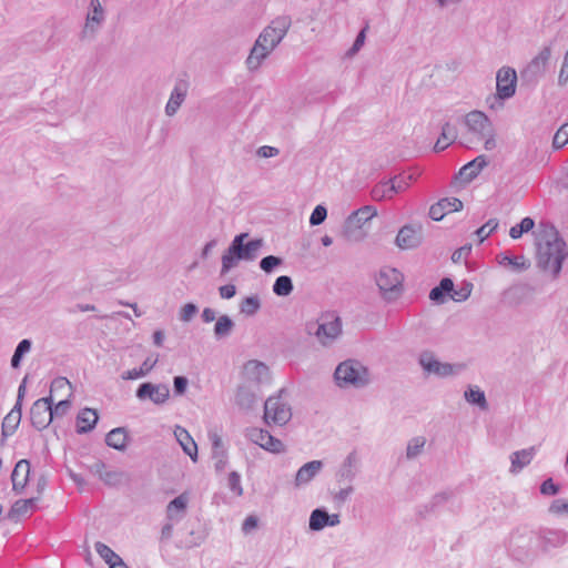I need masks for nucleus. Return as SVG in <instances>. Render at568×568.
<instances>
[{
	"mask_svg": "<svg viewBox=\"0 0 568 568\" xmlns=\"http://www.w3.org/2000/svg\"><path fill=\"white\" fill-rule=\"evenodd\" d=\"M466 131L462 134L460 143L469 149L483 143L484 149L491 151L496 148V131L490 119L481 111H470L464 118Z\"/></svg>",
	"mask_w": 568,
	"mask_h": 568,
	"instance_id": "f03ea898",
	"label": "nucleus"
},
{
	"mask_svg": "<svg viewBox=\"0 0 568 568\" xmlns=\"http://www.w3.org/2000/svg\"><path fill=\"white\" fill-rule=\"evenodd\" d=\"M52 402L53 399L50 395L49 397L37 399L32 404L30 409V419L37 429L42 430L51 424L53 419L51 412Z\"/></svg>",
	"mask_w": 568,
	"mask_h": 568,
	"instance_id": "ddd939ff",
	"label": "nucleus"
},
{
	"mask_svg": "<svg viewBox=\"0 0 568 568\" xmlns=\"http://www.w3.org/2000/svg\"><path fill=\"white\" fill-rule=\"evenodd\" d=\"M32 347V342L28 338L20 341L14 349V353L11 357V367L17 369L21 366V362L23 357L30 353Z\"/></svg>",
	"mask_w": 568,
	"mask_h": 568,
	"instance_id": "58836bf2",
	"label": "nucleus"
},
{
	"mask_svg": "<svg viewBox=\"0 0 568 568\" xmlns=\"http://www.w3.org/2000/svg\"><path fill=\"white\" fill-rule=\"evenodd\" d=\"M373 197L375 200H385L393 199L395 193L389 192V180L387 182L381 183L373 189Z\"/></svg>",
	"mask_w": 568,
	"mask_h": 568,
	"instance_id": "603ef678",
	"label": "nucleus"
},
{
	"mask_svg": "<svg viewBox=\"0 0 568 568\" xmlns=\"http://www.w3.org/2000/svg\"><path fill=\"white\" fill-rule=\"evenodd\" d=\"M245 436L250 442L270 453L280 454L284 452V444L265 429L251 427L246 429Z\"/></svg>",
	"mask_w": 568,
	"mask_h": 568,
	"instance_id": "f8f14e48",
	"label": "nucleus"
},
{
	"mask_svg": "<svg viewBox=\"0 0 568 568\" xmlns=\"http://www.w3.org/2000/svg\"><path fill=\"white\" fill-rule=\"evenodd\" d=\"M98 414L94 409L84 408L77 416V432L84 434L93 429L98 422Z\"/></svg>",
	"mask_w": 568,
	"mask_h": 568,
	"instance_id": "7c9ffc66",
	"label": "nucleus"
},
{
	"mask_svg": "<svg viewBox=\"0 0 568 568\" xmlns=\"http://www.w3.org/2000/svg\"><path fill=\"white\" fill-rule=\"evenodd\" d=\"M336 385L341 388H363L371 382L367 367L356 359H346L334 372Z\"/></svg>",
	"mask_w": 568,
	"mask_h": 568,
	"instance_id": "423d86ee",
	"label": "nucleus"
},
{
	"mask_svg": "<svg viewBox=\"0 0 568 568\" xmlns=\"http://www.w3.org/2000/svg\"><path fill=\"white\" fill-rule=\"evenodd\" d=\"M227 486L232 493L236 496L243 495V488L241 485V475L237 471H231L227 478Z\"/></svg>",
	"mask_w": 568,
	"mask_h": 568,
	"instance_id": "864d4df0",
	"label": "nucleus"
},
{
	"mask_svg": "<svg viewBox=\"0 0 568 568\" xmlns=\"http://www.w3.org/2000/svg\"><path fill=\"white\" fill-rule=\"evenodd\" d=\"M465 398L468 403L479 406L481 409H487V400L485 393L478 387L468 388L465 392Z\"/></svg>",
	"mask_w": 568,
	"mask_h": 568,
	"instance_id": "a18cd8bd",
	"label": "nucleus"
},
{
	"mask_svg": "<svg viewBox=\"0 0 568 568\" xmlns=\"http://www.w3.org/2000/svg\"><path fill=\"white\" fill-rule=\"evenodd\" d=\"M418 363L427 375L448 377L457 373L454 365L438 361L437 357L428 351L420 353Z\"/></svg>",
	"mask_w": 568,
	"mask_h": 568,
	"instance_id": "9b49d317",
	"label": "nucleus"
},
{
	"mask_svg": "<svg viewBox=\"0 0 568 568\" xmlns=\"http://www.w3.org/2000/svg\"><path fill=\"white\" fill-rule=\"evenodd\" d=\"M422 226L404 225L397 233L395 243L402 250H412L422 243Z\"/></svg>",
	"mask_w": 568,
	"mask_h": 568,
	"instance_id": "a211bd4d",
	"label": "nucleus"
},
{
	"mask_svg": "<svg viewBox=\"0 0 568 568\" xmlns=\"http://www.w3.org/2000/svg\"><path fill=\"white\" fill-rule=\"evenodd\" d=\"M247 237V233H241L233 239L229 248L222 255V274L230 272L241 260L254 261L257 257L258 251L264 242L262 239H254L245 243Z\"/></svg>",
	"mask_w": 568,
	"mask_h": 568,
	"instance_id": "20e7f679",
	"label": "nucleus"
},
{
	"mask_svg": "<svg viewBox=\"0 0 568 568\" xmlns=\"http://www.w3.org/2000/svg\"><path fill=\"white\" fill-rule=\"evenodd\" d=\"M71 408L69 398L60 400L54 407L51 406L52 418L64 416Z\"/></svg>",
	"mask_w": 568,
	"mask_h": 568,
	"instance_id": "4d7b16f0",
	"label": "nucleus"
},
{
	"mask_svg": "<svg viewBox=\"0 0 568 568\" xmlns=\"http://www.w3.org/2000/svg\"><path fill=\"white\" fill-rule=\"evenodd\" d=\"M568 541V532L564 529L542 528L538 531V542L542 551L562 547Z\"/></svg>",
	"mask_w": 568,
	"mask_h": 568,
	"instance_id": "f3484780",
	"label": "nucleus"
},
{
	"mask_svg": "<svg viewBox=\"0 0 568 568\" xmlns=\"http://www.w3.org/2000/svg\"><path fill=\"white\" fill-rule=\"evenodd\" d=\"M135 396L140 400L149 399L155 405H163L170 397V388L166 384L142 383Z\"/></svg>",
	"mask_w": 568,
	"mask_h": 568,
	"instance_id": "4468645a",
	"label": "nucleus"
},
{
	"mask_svg": "<svg viewBox=\"0 0 568 568\" xmlns=\"http://www.w3.org/2000/svg\"><path fill=\"white\" fill-rule=\"evenodd\" d=\"M174 436L183 452L190 456L193 462L197 460V445L190 433L182 426H175Z\"/></svg>",
	"mask_w": 568,
	"mask_h": 568,
	"instance_id": "a878e982",
	"label": "nucleus"
},
{
	"mask_svg": "<svg viewBox=\"0 0 568 568\" xmlns=\"http://www.w3.org/2000/svg\"><path fill=\"white\" fill-rule=\"evenodd\" d=\"M187 378L184 376H175L173 379V387L175 395H183L187 387Z\"/></svg>",
	"mask_w": 568,
	"mask_h": 568,
	"instance_id": "680f3d73",
	"label": "nucleus"
},
{
	"mask_svg": "<svg viewBox=\"0 0 568 568\" xmlns=\"http://www.w3.org/2000/svg\"><path fill=\"white\" fill-rule=\"evenodd\" d=\"M425 444L426 439L422 436L412 438L406 447L407 459H415L416 457H418L422 454Z\"/></svg>",
	"mask_w": 568,
	"mask_h": 568,
	"instance_id": "c03bdc74",
	"label": "nucleus"
},
{
	"mask_svg": "<svg viewBox=\"0 0 568 568\" xmlns=\"http://www.w3.org/2000/svg\"><path fill=\"white\" fill-rule=\"evenodd\" d=\"M499 223L497 219H490L488 220L483 226H480L476 231V235L481 243L484 240H486L494 231L497 230Z\"/></svg>",
	"mask_w": 568,
	"mask_h": 568,
	"instance_id": "09e8293b",
	"label": "nucleus"
},
{
	"mask_svg": "<svg viewBox=\"0 0 568 568\" xmlns=\"http://www.w3.org/2000/svg\"><path fill=\"white\" fill-rule=\"evenodd\" d=\"M219 292L222 298L230 300L236 294V287L233 284H226L221 286Z\"/></svg>",
	"mask_w": 568,
	"mask_h": 568,
	"instance_id": "338daca9",
	"label": "nucleus"
},
{
	"mask_svg": "<svg viewBox=\"0 0 568 568\" xmlns=\"http://www.w3.org/2000/svg\"><path fill=\"white\" fill-rule=\"evenodd\" d=\"M189 504L187 494L183 493L171 500L166 506V518L169 521L179 523L181 521L185 514Z\"/></svg>",
	"mask_w": 568,
	"mask_h": 568,
	"instance_id": "b1692460",
	"label": "nucleus"
},
{
	"mask_svg": "<svg viewBox=\"0 0 568 568\" xmlns=\"http://www.w3.org/2000/svg\"><path fill=\"white\" fill-rule=\"evenodd\" d=\"M323 466L322 460H312L304 464L295 475L294 486L301 488L308 485L320 474Z\"/></svg>",
	"mask_w": 568,
	"mask_h": 568,
	"instance_id": "412c9836",
	"label": "nucleus"
},
{
	"mask_svg": "<svg viewBox=\"0 0 568 568\" xmlns=\"http://www.w3.org/2000/svg\"><path fill=\"white\" fill-rule=\"evenodd\" d=\"M292 19L287 14L274 18L258 34L245 60L250 71L257 70L287 34Z\"/></svg>",
	"mask_w": 568,
	"mask_h": 568,
	"instance_id": "f257e3e1",
	"label": "nucleus"
},
{
	"mask_svg": "<svg viewBox=\"0 0 568 568\" xmlns=\"http://www.w3.org/2000/svg\"><path fill=\"white\" fill-rule=\"evenodd\" d=\"M278 153L280 151L277 148L270 145H263L257 150V155L261 158H273L276 156Z\"/></svg>",
	"mask_w": 568,
	"mask_h": 568,
	"instance_id": "69168bd1",
	"label": "nucleus"
},
{
	"mask_svg": "<svg viewBox=\"0 0 568 568\" xmlns=\"http://www.w3.org/2000/svg\"><path fill=\"white\" fill-rule=\"evenodd\" d=\"M471 290H473V284L466 282L462 285V287L459 290L453 288V293L450 294V297L456 302L466 301L469 297Z\"/></svg>",
	"mask_w": 568,
	"mask_h": 568,
	"instance_id": "6e6d98bb",
	"label": "nucleus"
},
{
	"mask_svg": "<svg viewBox=\"0 0 568 568\" xmlns=\"http://www.w3.org/2000/svg\"><path fill=\"white\" fill-rule=\"evenodd\" d=\"M292 418V409L281 396H271L264 404V420L267 425L283 426Z\"/></svg>",
	"mask_w": 568,
	"mask_h": 568,
	"instance_id": "1a4fd4ad",
	"label": "nucleus"
},
{
	"mask_svg": "<svg viewBox=\"0 0 568 568\" xmlns=\"http://www.w3.org/2000/svg\"><path fill=\"white\" fill-rule=\"evenodd\" d=\"M551 57V48L549 45L544 47L537 57L530 62L529 69L535 73H541L546 71L547 64Z\"/></svg>",
	"mask_w": 568,
	"mask_h": 568,
	"instance_id": "4c0bfd02",
	"label": "nucleus"
},
{
	"mask_svg": "<svg viewBox=\"0 0 568 568\" xmlns=\"http://www.w3.org/2000/svg\"><path fill=\"white\" fill-rule=\"evenodd\" d=\"M187 91H189V82L186 80H179L172 91H171V94H170V98H169V101L166 102V105H165V114L168 116H173L176 114V112L179 111L180 106L183 104V102L185 101V98L187 95Z\"/></svg>",
	"mask_w": 568,
	"mask_h": 568,
	"instance_id": "6ab92c4d",
	"label": "nucleus"
},
{
	"mask_svg": "<svg viewBox=\"0 0 568 568\" xmlns=\"http://www.w3.org/2000/svg\"><path fill=\"white\" fill-rule=\"evenodd\" d=\"M538 265L554 277H557L561 271L562 262L568 256V250L565 241L559 236L555 227L544 231L538 243Z\"/></svg>",
	"mask_w": 568,
	"mask_h": 568,
	"instance_id": "7ed1b4c3",
	"label": "nucleus"
},
{
	"mask_svg": "<svg viewBox=\"0 0 568 568\" xmlns=\"http://www.w3.org/2000/svg\"><path fill=\"white\" fill-rule=\"evenodd\" d=\"M414 180V174L394 176L389 180V192L395 194L404 192Z\"/></svg>",
	"mask_w": 568,
	"mask_h": 568,
	"instance_id": "79ce46f5",
	"label": "nucleus"
},
{
	"mask_svg": "<svg viewBox=\"0 0 568 568\" xmlns=\"http://www.w3.org/2000/svg\"><path fill=\"white\" fill-rule=\"evenodd\" d=\"M568 143V122L562 124L555 133L552 139V148L559 150Z\"/></svg>",
	"mask_w": 568,
	"mask_h": 568,
	"instance_id": "de8ad7c7",
	"label": "nucleus"
},
{
	"mask_svg": "<svg viewBox=\"0 0 568 568\" xmlns=\"http://www.w3.org/2000/svg\"><path fill=\"white\" fill-rule=\"evenodd\" d=\"M105 21V11L100 0H90L85 23L80 33L81 40H92Z\"/></svg>",
	"mask_w": 568,
	"mask_h": 568,
	"instance_id": "9d476101",
	"label": "nucleus"
},
{
	"mask_svg": "<svg viewBox=\"0 0 568 568\" xmlns=\"http://www.w3.org/2000/svg\"><path fill=\"white\" fill-rule=\"evenodd\" d=\"M30 470V462L27 459H21L16 464L11 474L13 491L17 494L22 493L29 481Z\"/></svg>",
	"mask_w": 568,
	"mask_h": 568,
	"instance_id": "5701e85b",
	"label": "nucleus"
},
{
	"mask_svg": "<svg viewBox=\"0 0 568 568\" xmlns=\"http://www.w3.org/2000/svg\"><path fill=\"white\" fill-rule=\"evenodd\" d=\"M568 81V50L565 53L564 61L558 75V84L565 85Z\"/></svg>",
	"mask_w": 568,
	"mask_h": 568,
	"instance_id": "e2e57ef3",
	"label": "nucleus"
},
{
	"mask_svg": "<svg viewBox=\"0 0 568 568\" xmlns=\"http://www.w3.org/2000/svg\"><path fill=\"white\" fill-rule=\"evenodd\" d=\"M356 464H357V455L355 452H352L344 459V462L338 470V476L343 479L352 481L356 476V473L354 470Z\"/></svg>",
	"mask_w": 568,
	"mask_h": 568,
	"instance_id": "c9c22d12",
	"label": "nucleus"
},
{
	"mask_svg": "<svg viewBox=\"0 0 568 568\" xmlns=\"http://www.w3.org/2000/svg\"><path fill=\"white\" fill-rule=\"evenodd\" d=\"M548 513L555 516L568 515V500L564 498L552 500Z\"/></svg>",
	"mask_w": 568,
	"mask_h": 568,
	"instance_id": "3c124183",
	"label": "nucleus"
},
{
	"mask_svg": "<svg viewBox=\"0 0 568 568\" xmlns=\"http://www.w3.org/2000/svg\"><path fill=\"white\" fill-rule=\"evenodd\" d=\"M469 253H470V246H462L453 253L452 260L454 263H458L463 258H465Z\"/></svg>",
	"mask_w": 568,
	"mask_h": 568,
	"instance_id": "774afa93",
	"label": "nucleus"
},
{
	"mask_svg": "<svg viewBox=\"0 0 568 568\" xmlns=\"http://www.w3.org/2000/svg\"><path fill=\"white\" fill-rule=\"evenodd\" d=\"M243 377L245 384L257 388L261 384L268 382L270 371L264 363L251 359L244 364Z\"/></svg>",
	"mask_w": 568,
	"mask_h": 568,
	"instance_id": "2eb2a0df",
	"label": "nucleus"
},
{
	"mask_svg": "<svg viewBox=\"0 0 568 568\" xmlns=\"http://www.w3.org/2000/svg\"><path fill=\"white\" fill-rule=\"evenodd\" d=\"M382 297L386 302L396 301L403 292V274L393 267H382L375 277Z\"/></svg>",
	"mask_w": 568,
	"mask_h": 568,
	"instance_id": "0eeeda50",
	"label": "nucleus"
},
{
	"mask_svg": "<svg viewBox=\"0 0 568 568\" xmlns=\"http://www.w3.org/2000/svg\"><path fill=\"white\" fill-rule=\"evenodd\" d=\"M261 307V302L257 296H247L241 303V312L245 315H254Z\"/></svg>",
	"mask_w": 568,
	"mask_h": 568,
	"instance_id": "49530a36",
	"label": "nucleus"
},
{
	"mask_svg": "<svg viewBox=\"0 0 568 568\" xmlns=\"http://www.w3.org/2000/svg\"><path fill=\"white\" fill-rule=\"evenodd\" d=\"M91 473L109 486H118L122 483L124 474L115 469H109L103 462H95L90 466Z\"/></svg>",
	"mask_w": 568,
	"mask_h": 568,
	"instance_id": "4be33fe9",
	"label": "nucleus"
},
{
	"mask_svg": "<svg viewBox=\"0 0 568 568\" xmlns=\"http://www.w3.org/2000/svg\"><path fill=\"white\" fill-rule=\"evenodd\" d=\"M327 216V210L324 205H317L313 210L311 216H310V224L312 226L321 225Z\"/></svg>",
	"mask_w": 568,
	"mask_h": 568,
	"instance_id": "5fc2aeb1",
	"label": "nucleus"
},
{
	"mask_svg": "<svg viewBox=\"0 0 568 568\" xmlns=\"http://www.w3.org/2000/svg\"><path fill=\"white\" fill-rule=\"evenodd\" d=\"M536 453L537 447L535 446L514 452L509 457L511 463L509 471L511 474H518L527 465L531 463Z\"/></svg>",
	"mask_w": 568,
	"mask_h": 568,
	"instance_id": "393cba45",
	"label": "nucleus"
},
{
	"mask_svg": "<svg viewBox=\"0 0 568 568\" xmlns=\"http://www.w3.org/2000/svg\"><path fill=\"white\" fill-rule=\"evenodd\" d=\"M257 525H258L257 517L254 515H250L245 518V520L242 524V531L247 535V534L252 532L257 527Z\"/></svg>",
	"mask_w": 568,
	"mask_h": 568,
	"instance_id": "0e129e2a",
	"label": "nucleus"
},
{
	"mask_svg": "<svg viewBox=\"0 0 568 568\" xmlns=\"http://www.w3.org/2000/svg\"><path fill=\"white\" fill-rule=\"evenodd\" d=\"M196 313L197 306L193 303H187L180 311V320L182 322H190Z\"/></svg>",
	"mask_w": 568,
	"mask_h": 568,
	"instance_id": "13d9d810",
	"label": "nucleus"
},
{
	"mask_svg": "<svg viewBox=\"0 0 568 568\" xmlns=\"http://www.w3.org/2000/svg\"><path fill=\"white\" fill-rule=\"evenodd\" d=\"M486 165H487V160H486L485 155H479L476 159H474L473 161L465 164L459 170V175L463 180L470 182L480 173V171Z\"/></svg>",
	"mask_w": 568,
	"mask_h": 568,
	"instance_id": "c756f323",
	"label": "nucleus"
},
{
	"mask_svg": "<svg viewBox=\"0 0 568 568\" xmlns=\"http://www.w3.org/2000/svg\"><path fill=\"white\" fill-rule=\"evenodd\" d=\"M294 290L292 278L287 275L278 276L273 284V293L277 296H288Z\"/></svg>",
	"mask_w": 568,
	"mask_h": 568,
	"instance_id": "a19ab883",
	"label": "nucleus"
},
{
	"mask_svg": "<svg viewBox=\"0 0 568 568\" xmlns=\"http://www.w3.org/2000/svg\"><path fill=\"white\" fill-rule=\"evenodd\" d=\"M21 420V408L13 406L2 422V437H9L14 434Z\"/></svg>",
	"mask_w": 568,
	"mask_h": 568,
	"instance_id": "473e14b6",
	"label": "nucleus"
},
{
	"mask_svg": "<svg viewBox=\"0 0 568 568\" xmlns=\"http://www.w3.org/2000/svg\"><path fill=\"white\" fill-rule=\"evenodd\" d=\"M235 403L241 409L244 410L253 408L256 403L255 387L246 384L239 386L235 394Z\"/></svg>",
	"mask_w": 568,
	"mask_h": 568,
	"instance_id": "bb28decb",
	"label": "nucleus"
},
{
	"mask_svg": "<svg viewBox=\"0 0 568 568\" xmlns=\"http://www.w3.org/2000/svg\"><path fill=\"white\" fill-rule=\"evenodd\" d=\"M305 332L327 347L342 335V320L335 312H324L315 321L305 324Z\"/></svg>",
	"mask_w": 568,
	"mask_h": 568,
	"instance_id": "39448f33",
	"label": "nucleus"
},
{
	"mask_svg": "<svg viewBox=\"0 0 568 568\" xmlns=\"http://www.w3.org/2000/svg\"><path fill=\"white\" fill-rule=\"evenodd\" d=\"M38 500H39V498H37V497L17 500L12 505V507L8 514L9 518L12 520H17L18 518H20L27 514H32L37 509Z\"/></svg>",
	"mask_w": 568,
	"mask_h": 568,
	"instance_id": "cd10ccee",
	"label": "nucleus"
},
{
	"mask_svg": "<svg viewBox=\"0 0 568 568\" xmlns=\"http://www.w3.org/2000/svg\"><path fill=\"white\" fill-rule=\"evenodd\" d=\"M283 264V260L278 256L267 255L260 261V267L265 273H272L275 267Z\"/></svg>",
	"mask_w": 568,
	"mask_h": 568,
	"instance_id": "8fccbe9b",
	"label": "nucleus"
},
{
	"mask_svg": "<svg viewBox=\"0 0 568 568\" xmlns=\"http://www.w3.org/2000/svg\"><path fill=\"white\" fill-rule=\"evenodd\" d=\"M458 136V132L455 125L450 124L449 122H446L442 126V132L439 138L437 139L434 150L436 152L444 151L447 149L452 143L455 142V140Z\"/></svg>",
	"mask_w": 568,
	"mask_h": 568,
	"instance_id": "c85d7f7f",
	"label": "nucleus"
},
{
	"mask_svg": "<svg viewBox=\"0 0 568 568\" xmlns=\"http://www.w3.org/2000/svg\"><path fill=\"white\" fill-rule=\"evenodd\" d=\"M129 435L124 427L113 428L106 434L105 443L116 450H124L128 446Z\"/></svg>",
	"mask_w": 568,
	"mask_h": 568,
	"instance_id": "2f4dec72",
	"label": "nucleus"
},
{
	"mask_svg": "<svg viewBox=\"0 0 568 568\" xmlns=\"http://www.w3.org/2000/svg\"><path fill=\"white\" fill-rule=\"evenodd\" d=\"M540 493L545 496H555L559 493V486L548 478L540 485Z\"/></svg>",
	"mask_w": 568,
	"mask_h": 568,
	"instance_id": "bf43d9fd",
	"label": "nucleus"
},
{
	"mask_svg": "<svg viewBox=\"0 0 568 568\" xmlns=\"http://www.w3.org/2000/svg\"><path fill=\"white\" fill-rule=\"evenodd\" d=\"M234 323L227 315H221L214 326V335L216 338H223L231 334Z\"/></svg>",
	"mask_w": 568,
	"mask_h": 568,
	"instance_id": "37998d69",
	"label": "nucleus"
},
{
	"mask_svg": "<svg viewBox=\"0 0 568 568\" xmlns=\"http://www.w3.org/2000/svg\"><path fill=\"white\" fill-rule=\"evenodd\" d=\"M463 209V202L457 197H445L433 204L429 209V217L440 221L447 213L457 212Z\"/></svg>",
	"mask_w": 568,
	"mask_h": 568,
	"instance_id": "aec40b11",
	"label": "nucleus"
},
{
	"mask_svg": "<svg viewBox=\"0 0 568 568\" xmlns=\"http://www.w3.org/2000/svg\"><path fill=\"white\" fill-rule=\"evenodd\" d=\"M158 358L148 357L139 368H133L122 374V379H138L146 376L156 365Z\"/></svg>",
	"mask_w": 568,
	"mask_h": 568,
	"instance_id": "72a5a7b5",
	"label": "nucleus"
},
{
	"mask_svg": "<svg viewBox=\"0 0 568 568\" xmlns=\"http://www.w3.org/2000/svg\"><path fill=\"white\" fill-rule=\"evenodd\" d=\"M498 263L503 266H511L516 271H525L530 264L524 256H510L501 253L497 256Z\"/></svg>",
	"mask_w": 568,
	"mask_h": 568,
	"instance_id": "e433bc0d",
	"label": "nucleus"
},
{
	"mask_svg": "<svg viewBox=\"0 0 568 568\" xmlns=\"http://www.w3.org/2000/svg\"><path fill=\"white\" fill-rule=\"evenodd\" d=\"M377 215V210L373 205H365L354 211L345 221L344 235L351 241H361L364 234L361 232L363 225Z\"/></svg>",
	"mask_w": 568,
	"mask_h": 568,
	"instance_id": "6e6552de",
	"label": "nucleus"
},
{
	"mask_svg": "<svg viewBox=\"0 0 568 568\" xmlns=\"http://www.w3.org/2000/svg\"><path fill=\"white\" fill-rule=\"evenodd\" d=\"M71 384L65 377H58L54 378L51 383L50 388V395L52 396L53 392L60 390V389H70Z\"/></svg>",
	"mask_w": 568,
	"mask_h": 568,
	"instance_id": "052dcab7",
	"label": "nucleus"
},
{
	"mask_svg": "<svg viewBox=\"0 0 568 568\" xmlns=\"http://www.w3.org/2000/svg\"><path fill=\"white\" fill-rule=\"evenodd\" d=\"M517 74L515 69L503 67L496 75L497 95L501 100L511 98L516 92Z\"/></svg>",
	"mask_w": 568,
	"mask_h": 568,
	"instance_id": "dca6fc26",
	"label": "nucleus"
},
{
	"mask_svg": "<svg viewBox=\"0 0 568 568\" xmlns=\"http://www.w3.org/2000/svg\"><path fill=\"white\" fill-rule=\"evenodd\" d=\"M308 526L313 531H320L328 527V513L324 508L314 509L311 513Z\"/></svg>",
	"mask_w": 568,
	"mask_h": 568,
	"instance_id": "f704fd0d",
	"label": "nucleus"
},
{
	"mask_svg": "<svg viewBox=\"0 0 568 568\" xmlns=\"http://www.w3.org/2000/svg\"><path fill=\"white\" fill-rule=\"evenodd\" d=\"M94 549L99 556L110 566V568H112L113 564L123 561L118 554H115L108 545L101 541L95 542Z\"/></svg>",
	"mask_w": 568,
	"mask_h": 568,
	"instance_id": "ea45409f",
	"label": "nucleus"
}]
</instances>
